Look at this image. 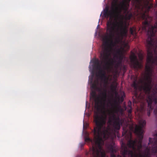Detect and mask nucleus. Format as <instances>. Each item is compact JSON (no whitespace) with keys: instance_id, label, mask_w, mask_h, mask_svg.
<instances>
[{"instance_id":"nucleus-1","label":"nucleus","mask_w":157,"mask_h":157,"mask_svg":"<svg viewBox=\"0 0 157 157\" xmlns=\"http://www.w3.org/2000/svg\"><path fill=\"white\" fill-rule=\"evenodd\" d=\"M118 2L119 0H113L111 10H109V7L106 6L104 10L103 13L105 17H110L106 24L107 31L109 33V36H107L113 46L121 43L124 37L127 36L128 32L126 21L122 20L118 22L116 18L121 16L120 14L123 10H124V13H127L125 16L126 20H130L132 16V13L128 14V8L124 2H121L118 4Z\"/></svg>"},{"instance_id":"nucleus-2","label":"nucleus","mask_w":157,"mask_h":157,"mask_svg":"<svg viewBox=\"0 0 157 157\" xmlns=\"http://www.w3.org/2000/svg\"><path fill=\"white\" fill-rule=\"evenodd\" d=\"M99 82L98 80H95L91 84V88L94 90L100 93L101 98L96 96L95 91L92 92L91 94L95 98L94 108L95 111L94 115V121L96 127L94 129V141L96 147L93 146L92 147H102L104 144V140L109 138L111 136L110 128L106 127V119L107 115L105 110L103 111L104 115H100L101 108L102 107L104 109H105V101L107 97V90L104 89L102 91L101 89L98 87Z\"/></svg>"},{"instance_id":"nucleus-3","label":"nucleus","mask_w":157,"mask_h":157,"mask_svg":"<svg viewBox=\"0 0 157 157\" xmlns=\"http://www.w3.org/2000/svg\"><path fill=\"white\" fill-rule=\"evenodd\" d=\"M143 29L147 31V29H148V36L146 40V46L147 53V61L148 64L146 65L145 66L146 75L144 76V80H140V82L143 84V85L141 86L145 94L149 95H150V92L152 88V79L151 76L153 72V66H157V56L154 58L153 54V50L155 51L156 48V46L154 44L153 37L155 36L156 32L157 33V21L154 26H151L150 23L147 20L143 22Z\"/></svg>"},{"instance_id":"nucleus-4","label":"nucleus","mask_w":157,"mask_h":157,"mask_svg":"<svg viewBox=\"0 0 157 157\" xmlns=\"http://www.w3.org/2000/svg\"><path fill=\"white\" fill-rule=\"evenodd\" d=\"M103 43L101 51L100 52V59L102 63H103V68L101 67L98 69L99 70L97 76L100 77L101 79L105 78V83L107 84L108 81L106 80L105 75V70L109 68L110 65L109 57L111 55L113 46L111 44V43H109V39L107 36H105L103 38Z\"/></svg>"},{"instance_id":"nucleus-5","label":"nucleus","mask_w":157,"mask_h":157,"mask_svg":"<svg viewBox=\"0 0 157 157\" xmlns=\"http://www.w3.org/2000/svg\"><path fill=\"white\" fill-rule=\"evenodd\" d=\"M139 125H136L134 130L135 133L138 136V141L136 139H131V132L128 131L126 128H123L122 135L124 136L126 138L129 139L127 143L128 146V147H142V143L144 132L143 128L145 126L146 121L145 120L142 119L139 121Z\"/></svg>"},{"instance_id":"nucleus-6","label":"nucleus","mask_w":157,"mask_h":157,"mask_svg":"<svg viewBox=\"0 0 157 157\" xmlns=\"http://www.w3.org/2000/svg\"><path fill=\"white\" fill-rule=\"evenodd\" d=\"M123 122V120L120 119L119 117H116L114 113H112L108 121V123L110 124L112 123L113 126L115 130H120Z\"/></svg>"},{"instance_id":"nucleus-7","label":"nucleus","mask_w":157,"mask_h":157,"mask_svg":"<svg viewBox=\"0 0 157 157\" xmlns=\"http://www.w3.org/2000/svg\"><path fill=\"white\" fill-rule=\"evenodd\" d=\"M153 101L154 102L155 104H157V97L155 93L151 95H148L147 97V106L148 108L147 114L148 116H150V112L153 109L152 104Z\"/></svg>"},{"instance_id":"nucleus-8","label":"nucleus","mask_w":157,"mask_h":157,"mask_svg":"<svg viewBox=\"0 0 157 157\" xmlns=\"http://www.w3.org/2000/svg\"><path fill=\"white\" fill-rule=\"evenodd\" d=\"M151 148H146L145 151L143 152L142 154H140L139 157H151L150 151ZM152 150L153 152L154 155H157V148H152ZM129 153L131 155V157H134L133 152L132 151H130ZM157 157V155L155 156Z\"/></svg>"},{"instance_id":"nucleus-9","label":"nucleus","mask_w":157,"mask_h":157,"mask_svg":"<svg viewBox=\"0 0 157 157\" xmlns=\"http://www.w3.org/2000/svg\"><path fill=\"white\" fill-rule=\"evenodd\" d=\"M130 57L131 65L134 68L138 69L142 68V65L138 61L137 57L134 53L132 52Z\"/></svg>"},{"instance_id":"nucleus-10","label":"nucleus","mask_w":157,"mask_h":157,"mask_svg":"<svg viewBox=\"0 0 157 157\" xmlns=\"http://www.w3.org/2000/svg\"><path fill=\"white\" fill-rule=\"evenodd\" d=\"M155 137L153 139L149 138V144H151V147H157V132L154 135ZM145 147H148L147 146Z\"/></svg>"},{"instance_id":"nucleus-11","label":"nucleus","mask_w":157,"mask_h":157,"mask_svg":"<svg viewBox=\"0 0 157 157\" xmlns=\"http://www.w3.org/2000/svg\"><path fill=\"white\" fill-rule=\"evenodd\" d=\"M109 103L111 104L112 107L115 112L117 113L118 112L119 110L121 109V106L118 105L117 101L116 100L114 101V103H112L110 101Z\"/></svg>"},{"instance_id":"nucleus-12","label":"nucleus","mask_w":157,"mask_h":157,"mask_svg":"<svg viewBox=\"0 0 157 157\" xmlns=\"http://www.w3.org/2000/svg\"><path fill=\"white\" fill-rule=\"evenodd\" d=\"M136 29V28L134 26L131 27L130 29V34L135 37H136L137 35Z\"/></svg>"},{"instance_id":"nucleus-13","label":"nucleus","mask_w":157,"mask_h":157,"mask_svg":"<svg viewBox=\"0 0 157 157\" xmlns=\"http://www.w3.org/2000/svg\"><path fill=\"white\" fill-rule=\"evenodd\" d=\"M94 63L96 66V68L97 69L101 67V64H100L98 59H97L95 60L94 62Z\"/></svg>"},{"instance_id":"nucleus-14","label":"nucleus","mask_w":157,"mask_h":157,"mask_svg":"<svg viewBox=\"0 0 157 157\" xmlns=\"http://www.w3.org/2000/svg\"><path fill=\"white\" fill-rule=\"evenodd\" d=\"M132 86L134 87L135 90H137L138 88V85L135 82H134L132 84Z\"/></svg>"},{"instance_id":"nucleus-15","label":"nucleus","mask_w":157,"mask_h":157,"mask_svg":"<svg viewBox=\"0 0 157 157\" xmlns=\"http://www.w3.org/2000/svg\"><path fill=\"white\" fill-rule=\"evenodd\" d=\"M110 150L112 151L111 154V157H116V155L113 153L114 152H116V151L114 149L115 148H109Z\"/></svg>"},{"instance_id":"nucleus-16","label":"nucleus","mask_w":157,"mask_h":157,"mask_svg":"<svg viewBox=\"0 0 157 157\" xmlns=\"http://www.w3.org/2000/svg\"><path fill=\"white\" fill-rule=\"evenodd\" d=\"M122 54V50L121 49H118L116 50V54L115 55V56L116 55H117L118 56L121 55Z\"/></svg>"},{"instance_id":"nucleus-17","label":"nucleus","mask_w":157,"mask_h":157,"mask_svg":"<svg viewBox=\"0 0 157 157\" xmlns=\"http://www.w3.org/2000/svg\"><path fill=\"white\" fill-rule=\"evenodd\" d=\"M115 56L117 58L119 59V61H121L122 62V59H123V56L122 54L121 55H119V56L116 55Z\"/></svg>"},{"instance_id":"nucleus-18","label":"nucleus","mask_w":157,"mask_h":157,"mask_svg":"<svg viewBox=\"0 0 157 157\" xmlns=\"http://www.w3.org/2000/svg\"><path fill=\"white\" fill-rule=\"evenodd\" d=\"M122 62L121 61H118L116 63L115 66L116 68L117 69L121 64Z\"/></svg>"},{"instance_id":"nucleus-19","label":"nucleus","mask_w":157,"mask_h":157,"mask_svg":"<svg viewBox=\"0 0 157 157\" xmlns=\"http://www.w3.org/2000/svg\"><path fill=\"white\" fill-rule=\"evenodd\" d=\"M111 90H112V91L113 92H114L115 91L116 93V94H117V92H116V87L113 85H112L111 86Z\"/></svg>"},{"instance_id":"nucleus-20","label":"nucleus","mask_w":157,"mask_h":157,"mask_svg":"<svg viewBox=\"0 0 157 157\" xmlns=\"http://www.w3.org/2000/svg\"><path fill=\"white\" fill-rule=\"evenodd\" d=\"M123 44L124 45V48H128L129 47L128 46V44L127 43H125V42H124L123 43Z\"/></svg>"},{"instance_id":"nucleus-21","label":"nucleus","mask_w":157,"mask_h":157,"mask_svg":"<svg viewBox=\"0 0 157 157\" xmlns=\"http://www.w3.org/2000/svg\"><path fill=\"white\" fill-rule=\"evenodd\" d=\"M132 112V109L131 108L128 111V113H129V115Z\"/></svg>"},{"instance_id":"nucleus-22","label":"nucleus","mask_w":157,"mask_h":157,"mask_svg":"<svg viewBox=\"0 0 157 157\" xmlns=\"http://www.w3.org/2000/svg\"><path fill=\"white\" fill-rule=\"evenodd\" d=\"M85 140L86 141H89L90 140V139L88 137H86L85 138Z\"/></svg>"},{"instance_id":"nucleus-23","label":"nucleus","mask_w":157,"mask_h":157,"mask_svg":"<svg viewBox=\"0 0 157 157\" xmlns=\"http://www.w3.org/2000/svg\"><path fill=\"white\" fill-rule=\"evenodd\" d=\"M133 148V149L134 150H135V149H136V148H134V147H133V148ZM137 148L138 149V150H140V148Z\"/></svg>"},{"instance_id":"nucleus-24","label":"nucleus","mask_w":157,"mask_h":157,"mask_svg":"<svg viewBox=\"0 0 157 157\" xmlns=\"http://www.w3.org/2000/svg\"><path fill=\"white\" fill-rule=\"evenodd\" d=\"M116 147L115 146H113V145H111L110 147Z\"/></svg>"},{"instance_id":"nucleus-25","label":"nucleus","mask_w":157,"mask_h":157,"mask_svg":"<svg viewBox=\"0 0 157 157\" xmlns=\"http://www.w3.org/2000/svg\"><path fill=\"white\" fill-rule=\"evenodd\" d=\"M121 100L122 101H123V98L122 97L121 98Z\"/></svg>"},{"instance_id":"nucleus-26","label":"nucleus","mask_w":157,"mask_h":157,"mask_svg":"<svg viewBox=\"0 0 157 157\" xmlns=\"http://www.w3.org/2000/svg\"><path fill=\"white\" fill-rule=\"evenodd\" d=\"M121 147H127L121 145Z\"/></svg>"},{"instance_id":"nucleus-27","label":"nucleus","mask_w":157,"mask_h":157,"mask_svg":"<svg viewBox=\"0 0 157 157\" xmlns=\"http://www.w3.org/2000/svg\"><path fill=\"white\" fill-rule=\"evenodd\" d=\"M155 87L156 88V89H157V84H156L155 86Z\"/></svg>"},{"instance_id":"nucleus-28","label":"nucleus","mask_w":157,"mask_h":157,"mask_svg":"<svg viewBox=\"0 0 157 157\" xmlns=\"http://www.w3.org/2000/svg\"><path fill=\"white\" fill-rule=\"evenodd\" d=\"M112 144H113V145H114V143H113V141H112Z\"/></svg>"},{"instance_id":"nucleus-29","label":"nucleus","mask_w":157,"mask_h":157,"mask_svg":"<svg viewBox=\"0 0 157 157\" xmlns=\"http://www.w3.org/2000/svg\"><path fill=\"white\" fill-rule=\"evenodd\" d=\"M124 151H126V150L125 149H124Z\"/></svg>"},{"instance_id":"nucleus-30","label":"nucleus","mask_w":157,"mask_h":157,"mask_svg":"<svg viewBox=\"0 0 157 157\" xmlns=\"http://www.w3.org/2000/svg\"><path fill=\"white\" fill-rule=\"evenodd\" d=\"M122 144H125L123 142H122Z\"/></svg>"},{"instance_id":"nucleus-31","label":"nucleus","mask_w":157,"mask_h":157,"mask_svg":"<svg viewBox=\"0 0 157 157\" xmlns=\"http://www.w3.org/2000/svg\"><path fill=\"white\" fill-rule=\"evenodd\" d=\"M126 148V149H127V147H126V148Z\"/></svg>"},{"instance_id":"nucleus-32","label":"nucleus","mask_w":157,"mask_h":157,"mask_svg":"<svg viewBox=\"0 0 157 157\" xmlns=\"http://www.w3.org/2000/svg\"><path fill=\"white\" fill-rule=\"evenodd\" d=\"M143 59V58L142 57H141V59Z\"/></svg>"}]
</instances>
